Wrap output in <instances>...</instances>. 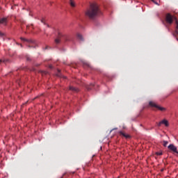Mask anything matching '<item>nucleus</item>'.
<instances>
[{
  "label": "nucleus",
  "mask_w": 178,
  "mask_h": 178,
  "mask_svg": "<svg viewBox=\"0 0 178 178\" xmlns=\"http://www.w3.org/2000/svg\"><path fill=\"white\" fill-rule=\"evenodd\" d=\"M98 6L97 4L90 5V8L86 13V16L88 17L92 18L94 16H96L97 13H98Z\"/></svg>",
  "instance_id": "f257e3e1"
},
{
  "label": "nucleus",
  "mask_w": 178,
  "mask_h": 178,
  "mask_svg": "<svg viewBox=\"0 0 178 178\" xmlns=\"http://www.w3.org/2000/svg\"><path fill=\"white\" fill-rule=\"evenodd\" d=\"M149 105L152 108H156V109L161 111V112L166 111V108L158 105L156 103H155V102H149Z\"/></svg>",
  "instance_id": "f03ea898"
},
{
  "label": "nucleus",
  "mask_w": 178,
  "mask_h": 178,
  "mask_svg": "<svg viewBox=\"0 0 178 178\" xmlns=\"http://www.w3.org/2000/svg\"><path fill=\"white\" fill-rule=\"evenodd\" d=\"M165 20L168 24H172V23H173V20H177V18L176 17L170 15V14H167Z\"/></svg>",
  "instance_id": "7ed1b4c3"
},
{
  "label": "nucleus",
  "mask_w": 178,
  "mask_h": 178,
  "mask_svg": "<svg viewBox=\"0 0 178 178\" xmlns=\"http://www.w3.org/2000/svg\"><path fill=\"white\" fill-rule=\"evenodd\" d=\"M162 124H164L165 127H169V122L168 121V120H163L158 124V126L161 127L162 126Z\"/></svg>",
  "instance_id": "20e7f679"
},
{
  "label": "nucleus",
  "mask_w": 178,
  "mask_h": 178,
  "mask_svg": "<svg viewBox=\"0 0 178 178\" xmlns=\"http://www.w3.org/2000/svg\"><path fill=\"white\" fill-rule=\"evenodd\" d=\"M168 149H170V151H172V152H175L176 154H178L177 147H176V146H175V145L173 144H171L168 146Z\"/></svg>",
  "instance_id": "39448f33"
},
{
  "label": "nucleus",
  "mask_w": 178,
  "mask_h": 178,
  "mask_svg": "<svg viewBox=\"0 0 178 178\" xmlns=\"http://www.w3.org/2000/svg\"><path fill=\"white\" fill-rule=\"evenodd\" d=\"M8 23V19L6 18H1L0 19V24L2 26H6V24Z\"/></svg>",
  "instance_id": "423d86ee"
},
{
  "label": "nucleus",
  "mask_w": 178,
  "mask_h": 178,
  "mask_svg": "<svg viewBox=\"0 0 178 178\" xmlns=\"http://www.w3.org/2000/svg\"><path fill=\"white\" fill-rule=\"evenodd\" d=\"M60 37H63V35H62V33L59 32L58 37L55 40L56 44H59V42H60Z\"/></svg>",
  "instance_id": "0eeeda50"
},
{
  "label": "nucleus",
  "mask_w": 178,
  "mask_h": 178,
  "mask_svg": "<svg viewBox=\"0 0 178 178\" xmlns=\"http://www.w3.org/2000/svg\"><path fill=\"white\" fill-rule=\"evenodd\" d=\"M70 3L71 6H72L73 8L74 6H76V4L74 3V1H73V0H70Z\"/></svg>",
  "instance_id": "6e6552de"
},
{
  "label": "nucleus",
  "mask_w": 178,
  "mask_h": 178,
  "mask_svg": "<svg viewBox=\"0 0 178 178\" xmlns=\"http://www.w3.org/2000/svg\"><path fill=\"white\" fill-rule=\"evenodd\" d=\"M168 142L166 141V140H164L163 143V147H166V145H168Z\"/></svg>",
  "instance_id": "1a4fd4ad"
},
{
  "label": "nucleus",
  "mask_w": 178,
  "mask_h": 178,
  "mask_svg": "<svg viewBox=\"0 0 178 178\" xmlns=\"http://www.w3.org/2000/svg\"><path fill=\"white\" fill-rule=\"evenodd\" d=\"M156 154L158 155V156H161V155H162V152H157L156 153Z\"/></svg>",
  "instance_id": "9d476101"
},
{
  "label": "nucleus",
  "mask_w": 178,
  "mask_h": 178,
  "mask_svg": "<svg viewBox=\"0 0 178 178\" xmlns=\"http://www.w3.org/2000/svg\"><path fill=\"white\" fill-rule=\"evenodd\" d=\"M77 37L78 38H79V40H81V38H83V37L80 34H77Z\"/></svg>",
  "instance_id": "9b49d317"
},
{
  "label": "nucleus",
  "mask_w": 178,
  "mask_h": 178,
  "mask_svg": "<svg viewBox=\"0 0 178 178\" xmlns=\"http://www.w3.org/2000/svg\"><path fill=\"white\" fill-rule=\"evenodd\" d=\"M122 136H124V137H126V138H129V135H126L123 133H122Z\"/></svg>",
  "instance_id": "f8f14e48"
},
{
  "label": "nucleus",
  "mask_w": 178,
  "mask_h": 178,
  "mask_svg": "<svg viewBox=\"0 0 178 178\" xmlns=\"http://www.w3.org/2000/svg\"><path fill=\"white\" fill-rule=\"evenodd\" d=\"M175 23L177 24L176 29H178V22H177V19L175 20Z\"/></svg>",
  "instance_id": "ddd939ff"
},
{
  "label": "nucleus",
  "mask_w": 178,
  "mask_h": 178,
  "mask_svg": "<svg viewBox=\"0 0 178 178\" xmlns=\"http://www.w3.org/2000/svg\"><path fill=\"white\" fill-rule=\"evenodd\" d=\"M70 90H74V88L70 86Z\"/></svg>",
  "instance_id": "4468645a"
},
{
  "label": "nucleus",
  "mask_w": 178,
  "mask_h": 178,
  "mask_svg": "<svg viewBox=\"0 0 178 178\" xmlns=\"http://www.w3.org/2000/svg\"><path fill=\"white\" fill-rule=\"evenodd\" d=\"M1 62H4L3 60H0V63H1Z\"/></svg>",
  "instance_id": "2eb2a0df"
}]
</instances>
